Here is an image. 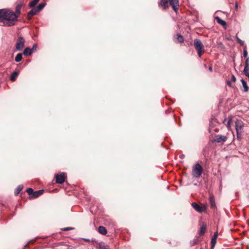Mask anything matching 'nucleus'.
Wrapping results in <instances>:
<instances>
[{
	"instance_id": "26",
	"label": "nucleus",
	"mask_w": 249,
	"mask_h": 249,
	"mask_svg": "<svg viewBox=\"0 0 249 249\" xmlns=\"http://www.w3.org/2000/svg\"><path fill=\"white\" fill-rule=\"evenodd\" d=\"M40 0H33L29 3V6L30 7H34L39 2Z\"/></svg>"
},
{
	"instance_id": "14",
	"label": "nucleus",
	"mask_w": 249,
	"mask_h": 249,
	"mask_svg": "<svg viewBox=\"0 0 249 249\" xmlns=\"http://www.w3.org/2000/svg\"><path fill=\"white\" fill-rule=\"evenodd\" d=\"M169 0H161L160 5L163 8L166 9L168 7Z\"/></svg>"
},
{
	"instance_id": "22",
	"label": "nucleus",
	"mask_w": 249,
	"mask_h": 249,
	"mask_svg": "<svg viewBox=\"0 0 249 249\" xmlns=\"http://www.w3.org/2000/svg\"><path fill=\"white\" fill-rule=\"evenodd\" d=\"M46 3H41L39 4L36 7H35L37 11V12L38 13L40 11H41L45 6Z\"/></svg>"
},
{
	"instance_id": "30",
	"label": "nucleus",
	"mask_w": 249,
	"mask_h": 249,
	"mask_svg": "<svg viewBox=\"0 0 249 249\" xmlns=\"http://www.w3.org/2000/svg\"><path fill=\"white\" fill-rule=\"evenodd\" d=\"M243 56L245 58H247L248 57V52L247 50V47L245 46L244 48L243 49Z\"/></svg>"
},
{
	"instance_id": "39",
	"label": "nucleus",
	"mask_w": 249,
	"mask_h": 249,
	"mask_svg": "<svg viewBox=\"0 0 249 249\" xmlns=\"http://www.w3.org/2000/svg\"><path fill=\"white\" fill-rule=\"evenodd\" d=\"M227 84L229 87H231V82L230 81H227Z\"/></svg>"
},
{
	"instance_id": "38",
	"label": "nucleus",
	"mask_w": 249,
	"mask_h": 249,
	"mask_svg": "<svg viewBox=\"0 0 249 249\" xmlns=\"http://www.w3.org/2000/svg\"><path fill=\"white\" fill-rule=\"evenodd\" d=\"M36 47H37L36 44H34L33 45V48L31 49H33V51L34 50L36 49Z\"/></svg>"
},
{
	"instance_id": "34",
	"label": "nucleus",
	"mask_w": 249,
	"mask_h": 249,
	"mask_svg": "<svg viewBox=\"0 0 249 249\" xmlns=\"http://www.w3.org/2000/svg\"><path fill=\"white\" fill-rule=\"evenodd\" d=\"M245 67H249V57H247L246 59Z\"/></svg>"
},
{
	"instance_id": "21",
	"label": "nucleus",
	"mask_w": 249,
	"mask_h": 249,
	"mask_svg": "<svg viewBox=\"0 0 249 249\" xmlns=\"http://www.w3.org/2000/svg\"><path fill=\"white\" fill-rule=\"evenodd\" d=\"M46 3H41L39 4L36 7H35L37 11V12L38 13L40 11H41L45 6Z\"/></svg>"
},
{
	"instance_id": "8",
	"label": "nucleus",
	"mask_w": 249,
	"mask_h": 249,
	"mask_svg": "<svg viewBox=\"0 0 249 249\" xmlns=\"http://www.w3.org/2000/svg\"><path fill=\"white\" fill-rule=\"evenodd\" d=\"M192 206L195 210L199 213L205 212L206 210V206L204 205L203 207H200L198 204L195 202L192 203Z\"/></svg>"
},
{
	"instance_id": "23",
	"label": "nucleus",
	"mask_w": 249,
	"mask_h": 249,
	"mask_svg": "<svg viewBox=\"0 0 249 249\" xmlns=\"http://www.w3.org/2000/svg\"><path fill=\"white\" fill-rule=\"evenodd\" d=\"M23 188V186L22 185H18L15 190V195L16 196L18 195L20 192L22 190Z\"/></svg>"
},
{
	"instance_id": "37",
	"label": "nucleus",
	"mask_w": 249,
	"mask_h": 249,
	"mask_svg": "<svg viewBox=\"0 0 249 249\" xmlns=\"http://www.w3.org/2000/svg\"><path fill=\"white\" fill-rule=\"evenodd\" d=\"M231 80L233 82H235L236 80V77L234 75H232L231 77Z\"/></svg>"
},
{
	"instance_id": "35",
	"label": "nucleus",
	"mask_w": 249,
	"mask_h": 249,
	"mask_svg": "<svg viewBox=\"0 0 249 249\" xmlns=\"http://www.w3.org/2000/svg\"><path fill=\"white\" fill-rule=\"evenodd\" d=\"M231 121V119H230L228 122V123H227V127L228 128V129L229 130H230L231 129V125H230V123Z\"/></svg>"
},
{
	"instance_id": "32",
	"label": "nucleus",
	"mask_w": 249,
	"mask_h": 249,
	"mask_svg": "<svg viewBox=\"0 0 249 249\" xmlns=\"http://www.w3.org/2000/svg\"><path fill=\"white\" fill-rule=\"evenodd\" d=\"M27 192L30 195H33V194H34V190L32 188H28L27 189Z\"/></svg>"
},
{
	"instance_id": "12",
	"label": "nucleus",
	"mask_w": 249,
	"mask_h": 249,
	"mask_svg": "<svg viewBox=\"0 0 249 249\" xmlns=\"http://www.w3.org/2000/svg\"><path fill=\"white\" fill-rule=\"evenodd\" d=\"M218 237V232L216 231L214 232L213 236L212 237L211 239V245L212 247H214L216 242V239Z\"/></svg>"
},
{
	"instance_id": "7",
	"label": "nucleus",
	"mask_w": 249,
	"mask_h": 249,
	"mask_svg": "<svg viewBox=\"0 0 249 249\" xmlns=\"http://www.w3.org/2000/svg\"><path fill=\"white\" fill-rule=\"evenodd\" d=\"M55 178L56 183L62 184L65 181L66 176L64 173H61L59 174L55 175Z\"/></svg>"
},
{
	"instance_id": "3",
	"label": "nucleus",
	"mask_w": 249,
	"mask_h": 249,
	"mask_svg": "<svg viewBox=\"0 0 249 249\" xmlns=\"http://www.w3.org/2000/svg\"><path fill=\"white\" fill-rule=\"evenodd\" d=\"M194 46L197 52L198 55L200 57L205 51L203 44L199 39L196 38L194 40Z\"/></svg>"
},
{
	"instance_id": "11",
	"label": "nucleus",
	"mask_w": 249,
	"mask_h": 249,
	"mask_svg": "<svg viewBox=\"0 0 249 249\" xmlns=\"http://www.w3.org/2000/svg\"><path fill=\"white\" fill-rule=\"evenodd\" d=\"M207 225L205 222H203L199 230V234L200 235H203L206 231Z\"/></svg>"
},
{
	"instance_id": "17",
	"label": "nucleus",
	"mask_w": 249,
	"mask_h": 249,
	"mask_svg": "<svg viewBox=\"0 0 249 249\" xmlns=\"http://www.w3.org/2000/svg\"><path fill=\"white\" fill-rule=\"evenodd\" d=\"M38 13L37 12L36 8L34 7L33 9H32L31 10L29 11V12L28 14V16L29 18H31L33 16L36 15Z\"/></svg>"
},
{
	"instance_id": "2",
	"label": "nucleus",
	"mask_w": 249,
	"mask_h": 249,
	"mask_svg": "<svg viewBox=\"0 0 249 249\" xmlns=\"http://www.w3.org/2000/svg\"><path fill=\"white\" fill-rule=\"evenodd\" d=\"M244 122L240 119H236L235 121V127L236 131L237 139L240 141L242 139L241 135L244 132Z\"/></svg>"
},
{
	"instance_id": "28",
	"label": "nucleus",
	"mask_w": 249,
	"mask_h": 249,
	"mask_svg": "<svg viewBox=\"0 0 249 249\" xmlns=\"http://www.w3.org/2000/svg\"><path fill=\"white\" fill-rule=\"evenodd\" d=\"M198 242V239L197 238H196L193 240L192 241H191L190 242V246L191 247L195 246L196 245Z\"/></svg>"
},
{
	"instance_id": "16",
	"label": "nucleus",
	"mask_w": 249,
	"mask_h": 249,
	"mask_svg": "<svg viewBox=\"0 0 249 249\" xmlns=\"http://www.w3.org/2000/svg\"><path fill=\"white\" fill-rule=\"evenodd\" d=\"M98 232L102 235H106L107 233V231L105 227L102 226L99 227Z\"/></svg>"
},
{
	"instance_id": "33",
	"label": "nucleus",
	"mask_w": 249,
	"mask_h": 249,
	"mask_svg": "<svg viewBox=\"0 0 249 249\" xmlns=\"http://www.w3.org/2000/svg\"><path fill=\"white\" fill-rule=\"evenodd\" d=\"M236 39H237V41L238 43H239L242 46H244V43L242 40H241L239 38H238L237 37H236Z\"/></svg>"
},
{
	"instance_id": "13",
	"label": "nucleus",
	"mask_w": 249,
	"mask_h": 249,
	"mask_svg": "<svg viewBox=\"0 0 249 249\" xmlns=\"http://www.w3.org/2000/svg\"><path fill=\"white\" fill-rule=\"evenodd\" d=\"M214 19L216 20V21H217V22L221 25L223 27H224L225 28H226V27L227 26V24H226V22L223 20H222L219 17L216 16V17H214Z\"/></svg>"
},
{
	"instance_id": "40",
	"label": "nucleus",
	"mask_w": 249,
	"mask_h": 249,
	"mask_svg": "<svg viewBox=\"0 0 249 249\" xmlns=\"http://www.w3.org/2000/svg\"><path fill=\"white\" fill-rule=\"evenodd\" d=\"M237 8H238V4H237V3H235V9L236 10H237Z\"/></svg>"
},
{
	"instance_id": "19",
	"label": "nucleus",
	"mask_w": 249,
	"mask_h": 249,
	"mask_svg": "<svg viewBox=\"0 0 249 249\" xmlns=\"http://www.w3.org/2000/svg\"><path fill=\"white\" fill-rule=\"evenodd\" d=\"M18 74L19 72L18 71L13 72L10 76V80L12 82L15 81L18 75Z\"/></svg>"
},
{
	"instance_id": "36",
	"label": "nucleus",
	"mask_w": 249,
	"mask_h": 249,
	"mask_svg": "<svg viewBox=\"0 0 249 249\" xmlns=\"http://www.w3.org/2000/svg\"><path fill=\"white\" fill-rule=\"evenodd\" d=\"M73 229H74V228H72V227H67V228H63L62 229V231H68L71 230H73Z\"/></svg>"
},
{
	"instance_id": "24",
	"label": "nucleus",
	"mask_w": 249,
	"mask_h": 249,
	"mask_svg": "<svg viewBox=\"0 0 249 249\" xmlns=\"http://www.w3.org/2000/svg\"><path fill=\"white\" fill-rule=\"evenodd\" d=\"M43 190H40L37 191H35L34 192L33 194V196L34 197H37L42 195L43 194Z\"/></svg>"
},
{
	"instance_id": "5",
	"label": "nucleus",
	"mask_w": 249,
	"mask_h": 249,
	"mask_svg": "<svg viewBox=\"0 0 249 249\" xmlns=\"http://www.w3.org/2000/svg\"><path fill=\"white\" fill-rule=\"evenodd\" d=\"M25 40L22 37H18L16 45V51H22L24 46Z\"/></svg>"
},
{
	"instance_id": "6",
	"label": "nucleus",
	"mask_w": 249,
	"mask_h": 249,
	"mask_svg": "<svg viewBox=\"0 0 249 249\" xmlns=\"http://www.w3.org/2000/svg\"><path fill=\"white\" fill-rule=\"evenodd\" d=\"M228 139V138L226 136L221 135H217L215 136V138L213 140V142L217 143H224Z\"/></svg>"
},
{
	"instance_id": "9",
	"label": "nucleus",
	"mask_w": 249,
	"mask_h": 249,
	"mask_svg": "<svg viewBox=\"0 0 249 249\" xmlns=\"http://www.w3.org/2000/svg\"><path fill=\"white\" fill-rule=\"evenodd\" d=\"M169 2L173 10L177 12L179 7L178 0H169Z\"/></svg>"
},
{
	"instance_id": "1",
	"label": "nucleus",
	"mask_w": 249,
	"mask_h": 249,
	"mask_svg": "<svg viewBox=\"0 0 249 249\" xmlns=\"http://www.w3.org/2000/svg\"><path fill=\"white\" fill-rule=\"evenodd\" d=\"M18 21L17 16L13 11L7 9H0V26H12Z\"/></svg>"
},
{
	"instance_id": "25",
	"label": "nucleus",
	"mask_w": 249,
	"mask_h": 249,
	"mask_svg": "<svg viewBox=\"0 0 249 249\" xmlns=\"http://www.w3.org/2000/svg\"><path fill=\"white\" fill-rule=\"evenodd\" d=\"M22 59V55L21 53H18L15 57V61L17 62H20Z\"/></svg>"
},
{
	"instance_id": "4",
	"label": "nucleus",
	"mask_w": 249,
	"mask_h": 249,
	"mask_svg": "<svg viewBox=\"0 0 249 249\" xmlns=\"http://www.w3.org/2000/svg\"><path fill=\"white\" fill-rule=\"evenodd\" d=\"M202 172V167L199 163H196L193 166L192 175L194 177L196 178H199Z\"/></svg>"
},
{
	"instance_id": "20",
	"label": "nucleus",
	"mask_w": 249,
	"mask_h": 249,
	"mask_svg": "<svg viewBox=\"0 0 249 249\" xmlns=\"http://www.w3.org/2000/svg\"><path fill=\"white\" fill-rule=\"evenodd\" d=\"M241 81L242 82V86L244 88L243 91L245 92H247L249 90V88L247 85V82L243 79H242L241 80Z\"/></svg>"
},
{
	"instance_id": "10",
	"label": "nucleus",
	"mask_w": 249,
	"mask_h": 249,
	"mask_svg": "<svg viewBox=\"0 0 249 249\" xmlns=\"http://www.w3.org/2000/svg\"><path fill=\"white\" fill-rule=\"evenodd\" d=\"M209 202L211 205V208L212 209L216 208V205L215 203V198L213 195H211L209 197Z\"/></svg>"
},
{
	"instance_id": "27",
	"label": "nucleus",
	"mask_w": 249,
	"mask_h": 249,
	"mask_svg": "<svg viewBox=\"0 0 249 249\" xmlns=\"http://www.w3.org/2000/svg\"><path fill=\"white\" fill-rule=\"evenodd\" d=\"M176 39L178 40V42L179 43H182L184 41L183 36L178 34L177 35Z\"/></svg>"
},
{
	"instance_id": "41",
	"label": "nucleus",
	"mask_w": 249,
	"mask_h": 249,
	"mask_svg": "<svg viewBox=\"0 0 249 249\" xmlns=\"http://www.w3.org/2000/svg\"><path fill=\"white\" fill-rule=\"evenodd\" d=\"M209 71H213V68H212V67H210L209 68Z\"/></svg>"
},
{
	"instance_id": "29",
	"label": "nucleus",
	"mask_w": 249,
	"mask_h": 249,
	"mask_svg": "<svg viewBox=\"0 0 249 249\" xmlns=\"http://www.w3.org/2000/svg\"><path fill=\"white\" fill-rule=\"evenodd\" d=\"M99 247L100 249H110L108 246L105 245L103 243H100L99 244Z\"/></svg>"
},
{
	"instance_id": "18",
	"label": "nucleus",
	"mask_w": 249,
	"mask_h": 249,
	"mask_svg": "<svg viewBox=\"0 0 249 249\" xmlns=\"http://www.w3.org/2000/svg\"><path fill=\"white\" fill-rule=\"evenodd\" d=\"M21 8V5L20 4H18L16 7V12H15V14L17 16V18L20 14Z\"/></svg>"
},
{
	"instance_id": "15",
	"label": "nucleus",
	"mask_w": 249,
	"mask_h": 249,
	"mask_svg": "<svg viewBox=\"0 0 249 249\" xmlns=\"http://www.w3.org/2000/svg\"><path fill=\"white\" fill-rule=\"evenodd\" d=\"M33 53V49L29 47L26 48L23 51V54L25 56H28L31 55Z\"/></svg>"
},
{
	"instance_id": "31",
	"label": "nucleus",
	"mask_w": 249,
	"mask_h": 249,
	"mask_svg": "<svg viewBox=\"0 0 249 249\" xmlns=\"http://www.w3.org/2000/svg\"><path fill=\"white\" fill-rule=\"evenodd\" d=\"M249 67H244V74L246 75V76H247V75H249Z\"/></svg>"
}]
</instances>
